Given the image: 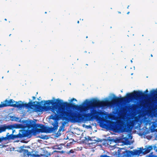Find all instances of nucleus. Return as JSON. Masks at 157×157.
<instances>
[{
  "label": "nucleus",
  "mask_w": 157,
  "mask_h": 157,
  "mask_svg": "<svg viewBox=\"0 0 157 157\" xmlns=\"http://www.w3.org/2000/svg\"><path fill=\"white\" fill-rule=\"evenodd\" d=\"M89 103L86 107L82 105L74 106L75 109L80 113L71 110L66 111L64 106L67 105V102L63 103V105L59 106V107H62L64 108L66 113L73 111V112L75 113L77 118L78 117L81 119L80 122H72L70 120L66 122L70 121L72 123L85 122L94 119H97L99 121L101 127L109 129L115 132L121 131L122 132H128L132 130L134 126L135 122L134 121L127 122L125 125L122 121H118L115 122L104 119V117L105 115V113L98 110V109L105 107L108 104V102L94 100L93 102L89 101Z\"/></svg>",
  "instance_id": "obj_1"
},
{
  "label": "nucleus",
  "mask_w": 157,
  "mask_h": 157,
  "mask_svg": "<svg viewBox=\"0 0 157 157\" xmlns=\"http://www.w3.org/2000/svg\"><path fill=\"white\" fill-rule=\"evenodd\" d=\"M57 101L58 103L56 102H52L53 101L52 100H48L47 103L48 104H51L53 105L52 106L50 107V108L54 113L50 116L49 119L54 121L52 124L53 127L47 128L44 125H43L42 127L40 129L41 132H51L56 131L57 130L58 127V121L60 119L65 121L70 120L72 122L81 121L80 118H77L75 113L71 111L66 113L64 108L62 107H59L58 103L61 100H57Z\"/></svg>",
  "instance_id": "obj_2"
},
{
  "label": "nucleus",
  "mask_w": 157,
  "mask_h": 157,
  "mask_svg": "<svg viewBox=\"0 0 157 157\" xmlns=\"http://www.w3.org/2000/svg\"><path fill=\"white\" fill-rule=\"evenodd\" d=\"M57 101L58 103L56 102H52L53 101L52 100H48L47 103L48 104H51L53 105L52 106L50 107V108L54 113L50 116L49 119L54 121L52 124L53 127L47 128L44 125H43L42 127L40 129L41 132H51L56 131L57 130L58 127V121L60 119L65 121L70 120L72 122L81 121L80 118H77L75 113L71 111L66 113L64 108L62 107H59L58 103L61 100H57Z\"/></svg>",
  "instance_id": "obj_3"
},
{
  "label": "nucleus",
  "mask_w": 157,
  "mask_h": 157,
  "mask_svg": "<svg viewBox=\"0 0 157 157\" xmlns=\"http://www.w3.org/2000/svg\"><path fill=\"white\" fill-rule=\"evenodd\" d=\"M57 101L58 103L56 102H52L53 101L52 100H48L47 103L48 104H51L53 105L52 106L50 107V108L54 113L50 116L49 119L54 121L52 124L53 127L47 128L44 125H43L42 127L40 129L41 132H51L56 131L57 130L58 127V121L60 119L65 121L70 120L72 122L81 121L80 118H77L75 113L71 111L66 113L64 108L62 107H59L58 103L61 100H57Z\"/></svg>",
  "instance_id": "obj_4"
},
{
  "label": "nucleus",
  "mask_w": 157,
  "mask_h": 157,
  "mask_svg": "<svg viewBox=\"0 0 157 157\" xmlns=\"http://www.w3.org/2000/svg\"><path fill=\"white\" fill-rule=\"evenodd\" d=\"M127 97L125 98H119L116 97L113 99L110 102H109L108 101V104L105 106L108 105L109 104H111L113 105H116L118 104L119 102H125L126 101L131 100L132 99H137L140 98H142L144 97L145 94L144 93L140 91H134V92L131 94H127Z\"/></svg>",
  "instance_id": "obj_5"
},
{
  "label": "nucleus",
  "mask_w": 157,
  "mask_h": 157,
  "mask_svg": "<svg viewBox=\"0 0 157 157\" xmlns=\"http://www.w3.org/2000/svg\"><path fill=\"white\" fill-rule=\"evenodd\" d=\"M143 149L140 150H135L134 152L132 151H126L122 153L118 152V157H131V155H139L141 153H143Z\"/></svg>",
  "instance_id": "obj_6"
},
{
  "label": "nucleus",
  "mask_w": 157,
  "mask_h": 157,
  "mask_svg": "<svg viewBox=\"0 0 157 157\" xmlns=\"http://www.w3.org/2000/svg\"><path fill=\"white\" fill-rule=\"evenodd\" d=\"M36 101L30 102L29 111L32 112H42L44 109L45 107L35 104Z\"/></svg>",
  "instance_id": "obj_7"
},
{
  "label": "nucleus",
  "mask_w": 157,
  "mask_h": 157,
  "mask_svg": "<svg viewBox=\"0 0 157 157\" xmlns=\"http://www.w3.org/2000/svg\"><path fill=\"white\" fill-rule=\"evenodd\" d=\"M15 130H13L12 134L10 135H9V133H7L6 135V136L4 137L5 140H14L15 139L20 138V137H21V136L20 135V133L19 132L18 134L17 135H13V134L14 133Z\"/></svg>",
  "instance_id": "obj_8"
},
{
  "label": "nucleus",
  "mask_w": 157,
  "mask_h": 157,
  "mask_svg": "<svg viewBox=\"0 0 157 157\" xmlns=\"http://www.w3.org/2000/svg\"><path fill=\"white\" fill-rule=\"evenodd\" d=\"M22 134L20 133V135L21 136L20 138H21L24 137H30L32 135H33V129L28 131H26L25 132H22Z\"/></svg>",
  "instance_id": "obj_9"
},
{
  "label": "nucleus",
  "mask_w": 157,
  "mask_h": 157,
  "mask_svg": "<svg viewBox=\"0 0 157 157\" xmlns=\"http://www.w3.org/2000/svg\"><path fill=\"white\" fill-rule=\"evenodd\" d=\"M30 106V102L28 104H20L17 102H16L14 104V107H16L18 108H21L22 107H25L29 109Z\"/></svg>",
  "instance_id": "obj_10"
},
{
  "label": "nucleus",
  "mask_w": 157,
  "mask_h": 157,
  "mask_svg": "<svg viewBox=\"0 0 157 157\" xmlns=\"http://www.w3.org/2000/svg\"><path fill=\"white\" fill-rule=\"evenodd\" d=\"M15 101L13 99H10L9 100H6L5 101V103L3 104V107L7 106H10L14 107V103H15Z\"/></svg>",
  "instance_id": "obj_11"
},
{
  "label": "nucleus",
  "mask_w": 157,
  "mask_h": 157,
  "mask_svg": "<svg viewBox=\"0 0 157 157\" xmlns=\"http://www.w3.org/2000/svg\"><path fill=\"white\" fill-rule=\"evenodd\" d=\"M44 125L43 124H36L35 123H30L27 125V126L29 128H41L42 127V126Z\"/></svg>",
  "instance_id": "obj_12"
},
{
  "label": "nucleus",
  "mask_w": 157,
  "mask_h": 157,
  "mask_svg": "<svg viewBox=\"0 0 157 157\" xmlns=\"http://www.w3.org/2000/svg\"><path fill=\"white\" fill-rule=\"evenodd\" d=\"M12 128L11 125H6L4 124L0 127V133L6 131L7 129H11Z\"/></svg>",
  "instance_id": "obj_13"
},
{
  "label": "nucleus",
  "mask_w": 157,
  "mask_h": 157,
  "mask_svg": "<svg viewBox=\"0 0 157 157\" xmlns=\"http://www.w3.org/2000/svg\"><path fill=\"white\" fill-rule=\"evenodd\" d=\"M157 127V123L156 122H152V124L150 127L151 130L152 132L155 131L157 132V129L155 128Z\"/></svg>",
  "instance_id": "obj_14"
},
{
  "label": "nucleus",
  "mask_w": 157,
  "mask_h": 157,
  "mask_svg": "<svg viewBox=\"0 0 157 157\" xmlns=\"http://www.w3.org/2000/svg\"><path fill=\"white\" fill-rule=\"evenodd\" d=\"M153 149V147L152 146H150L145 149H142L143 151V154L144 155L146 154L149 153L150 151Z\"/></svg>",
  "instance_id": "obj_15"
},
{
  "label": "nucleus",
  "mask_w": 157,
  "mask_h": 157,
  "mask_svg": "<svg viewBox=\"0 0 157 157\" xmlns=\"http://www.w3.org/2000/svg\"><path fill=\"white\" fill-rule=\"evenodd\" d=\"M155 101L152 100L151 101H150L149 103V105L153 110H154L156 108V106L154 107L153 105V103H155Z\"/></svg>",
  "instance_id": "obj_16"
},
{
  "label": "nucleus",
  "mask_w": 157,
  "mask_h": 157,
  "mask_svg": "<svg viewBox=\"0 0 157 157\" xmlns=\"http://www.w3.org/2000/svg\"><path fill=\"white\" fill-rule=\"evenodd\" d=\"M33 135H36V134H38L40 132H41L40 129L38 128H36L35 129H33Z\"/></svg>",
  "instance_id": "obj_17"
},
{
  "label": "nucleus",
  "mask_w": 157,
  "mask_h": 157,
  "mask_svg": "<svg viewBox=\"0 0 157 157\" xmlns=\"http://www.w3.org/2000/svg\"><path fill=\"white\" fill-rule=\"evenodd\" d=\"M147 157H157V156L154 155H153V153L151 152L147 155Z\"/></svg>",
  "instance_id": "obj_18"
},
{
  "label": "nucleus",
  "mask_w": 157,
  "mask_h": 157,
  "mask_svg": "<svg viewBox=\"0 0 157 157\" xmlns=\"http://www.w3.org/2000/svg\"><path fill=\"white\" fill-rule=\"evenodd\" d=\"M5 140L4 137H0V143H1L2 141Z\"/></svg>",
  "instance_id": "obj_19"
},
{
  "label": "nucleus",
  "mask_w": 157,
  "mask_h": 157,
  "mask_svg": "<svg viewBox=\"0 0 157 157\" xmlns=\"http://www.w3.org/2000/svg\"><path fill=\"white\" fill-rule=\"evenodd\" d=\"M87 141H93V140H92V138H91L90 137V136H88L87 137Z\"/></svg>",
  "instance_id": "obj_20"
},
{
  "label": "nucleus",
  "mask_w": 157,
  "mask_h": 157,
  "mask_svg": "<svg viewBox=\"0 0 157 157\" xmlns=\"http://www.w3.org/2000/svg\"><path fill=\"white\" fill-rule=\"evenodd\" d=\"M63 128V126H61L60 127L58 131V133H59V132H60L62 130Z\"/></svg>",
  "instance_id": "obj_21"
},
{
  "label": "nucleus",
  "mask_w": 157,
  "mask_h": 157,
  "mask_svg": "<svg viewBox=\"0 0 157 157\" xmlns=\"http://www.w3.org/2000/svg\"><path fill=\"white\" fill-rule=\"evenodd\" d=\"M32 157H39V155H38L33 154L32 155Z\"/></svg>",
  "instance_id": "obj_22"
},
{
  "label": "nucleus",
  "mask_w": 157,
  "mask_h": 157,
  "mask_svg": "<svg viewBox=\"0 0 157 157\" xmlns=\"http://www.w3.org/2000/svg\"><path fill=\"white\" fill-rule=\"evenodd\" d=\"M74 101H77V100H76L75 99V98H72V99H71V102H73Z\"/></svg>",
  "instance_id": "obj_23"
},
{
  "label": "nucleus",
  "mask_w": 157,
  "mask_h": 157,
  "mask_svg": "<svg viewBox=\"0 0 157 157\" xmlns=\"http://www.w3.org/2000/svg\"><path fill=\"white\" fill-rule=\"evenodd\" d=\"M74 152V151L73 150H71L70 151L68 152V154H69L70 153H73Z\"/></svg>",
  "instance_id": "obj_24"
},
{
  "label": "nucleus",
  "mask_w": 157,
  "mask_h": 157,
  "mask_svg": "<svg viewBox=\"0 0 157 157\" xmlns=\"http://www.w3.org/2000/svg\"><path fill=\"white\" fill-rule=\"evenodd\" d=\"M3 107V104H0V108Z\"/></svg>",
  "instance_id": "obj_25"
},
{
  "label": "nucleus",
  "mask_w": 157,
  "mask_h": 157,
  "mask_svg": "<svg viewBox=\"0 0 157 157\" xmlns=\"http://www.w3.org/2000/svg\"><path fill=\"white\" fill-rule=\"evenodd\" d=\"M156 91H154L153 92V94H152L154 96L155 95L154 94L155 93H156Z\"/></svg>",
  "instance_id": "obj_26"
},
{
  "label": "nucleus",
  "mask_w": 157,
  "mask_h": 157,
  "mask_svg": "<svg viewBox=\"0 0 157 157\" xmlns=\"http://www.w3.org/2000/svg\"><path fill=\"white\" fill-rule=\"evenodd\" d=\"M40 137V138L42 139H44L45 138V137H44L43 136V137Z\"/></svg>",
  "instance_id": "obj_27"
},
{
  "label": "nucleus",
  "mask_w": 157,
  "mask_h": 157,
  "mask_svg": "<svg viewBox=\"0 0 157 157\" xmlns=\"http://www.w3.org/2000/svg\"><path fill=\"white\" fill-rule=\"evenodd\" d=\"M33 100H35L36 98V97L34 96H33Z\"/></svg>",
  "instance_id": "obj_28"
},
{
  "label": "nucleus",
  "mask_w": 157,
  "mask_h": 157,
  "mask_svg": "<svg viewBox=\"0 0 157 157\" xmlns=\"http://www.w3.org/2000/svg\"><path fill=\"white\" fill-rule=\"evenodd\" d=\"M148 92V91L147 90H147H146V91H145V92H146V93H147V92Z\"/></svg>",
  "instance_id": "obj_29"
},
{
  "label": "nucleus",
  "mask_w": 157,
  "mask_h": 157,
  "mask_svg": "<svg viewBox=\"0 0 157 157\" xmlns=\"http://www.w3.org/2000/svg\"><path fill=\"white\" fill-rule=\"evenodd\" d=\"M131 62L132 63V60H131Z\"/></svg>",
  "instance_id": "obj_30"
},
{
  "label": "nucleus",
  "mask_w": 157,
  "mask_h": 157,
  "mask_svg": "<svg viewBox=\"0 0 157 157\" xmlns=\"http://www.w3.org/2000/svg\"><path fill=\"white\" fill-rule=\"evenodd\" d=\"M94 141H95V143L97 142V140H94Z\"/></svg>",
  "instance_id": "obj_31"
},
{
  "label": "nucleus",
  "mask_w": 157,
  "mask_h": 157,
  "mask_svg": "<svg viewBox=\"0 0 157 157\" xmlns=\"http://www.w3.org/2000/svg\"><path fill=\"white\" fill-rule=\"evenodd\" d=\"M129 13V12H128L127 13V14H128Z\"/></svg>",
  "instance_id": "obj_32"
},
{
  "label": "nucleus",
  "mask_w": 157,
  "mask_h": 157,
  "mask_svg": "<svg viewBox=\"0 0 157 157\" xmlns=\"http://www.w3.org/2000/svg\"><path fill=\"white\" fill-rule=\"evenodd\" d=\"M77 23H79V21H78V22H77Z\"/></svg>",
  "instance_id": "obj_33"
},
{
  "label": "nucleus",
  "mask_w": 157,
  "mask_h": 157,
  "mask_svg": "<svg viewBox=\"0 0 157 157\" xmlns=\"http://www.w3.org/2000/svg\"><path fill=\"white\" fill-rule=\"evenodd\" d=\"M151 57H153V55L152 54H151Z\"/></svg>",
  "instance_id": "obj_34"
},
{
  "label": "nucleus",
  "mask_w": 157,
  "mask_h": 157,
  "mask_svg": "<svg viewBox=\"0 0 157 157\" xmlns=\"http://www.w3.org/2000/svg\"><path fill=\"white\" fill-rule=\"evenodd\" d=\"M2 145H0V147H2Z\"/></svg>",
  "instance_id": "obj_35"
},
{
  "label": "nucleus",
  "mask_w": 157,
  "mask_h": 157,
  "mask_svg": "<svg viewBox=\"0 0 157 157\" xmlns=\"http://www.w3.org/2000/svg\"><path fill=\"white\" fill-rule=\"evenodd\" d=\"M5 20H6V21L7 20H6V19H5Z\"/></svg>",
  "instance_id": "obj_36"
},
{
  "label": "nucleus",
  "mask_w": 157,
  "mask_h": 157,
  "mask_svg": "<svg viewBox=\"0 0 157 157\" xmlns=\"http://www.w3.org/2000/svg\"><path fill=\"white\" fill-rule=\"evenodd\" d=\"M156 97H157V94L156 95Z\"/></svg>",
  "instance_id": "obj_37"
},
{
  "label": "nucleus",
  "mask_w": 157,
  "mask_h": 157,
  "mask_svg": "<svg viewBox=\"0 0 157 157\" xmlns=\"http://www.w3.org/2000/svg\"><path fill=\"white\" fill-rule=\"evenodd\" d=\"M129 6H128V7H127V8H128V7H129Z\"/></svg>",
  "instance_id": "obj_38"
},
{
  "label": "nucleus",
  "mask_w": 157,
  "mask_h": 157,
  "mask_svg": "<svg viewBox=\"0 0 157 157\" xmlns=\"http://www.w3.org/2000/svg\"><path fill=\"white\" fill-rule=\"evenodd\" d=\"M88 38V36H87L86 37V38Z\"/></svg>",
  "instance_id": "obj_39"
},
{
  "label": "nucleus",
  "mask_w": 157,
  "mask_h": 157,
  "mask_svg": "<svg viewBox=\"0 0 157 157\" xmlns=\"http://www.w3.org/2000/svg\"><path fill=\"white\" fill-rule=\"evenodd\" d=\"M45 13H47V12H45Z\"/></svg>",
  "instance_id": "obj_40"
}]
</instances>
